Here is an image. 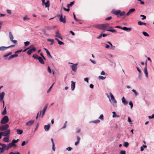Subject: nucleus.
<instances>
[{"mask_svg":"<svg viewBox=\"0 0 154 154\" xmlns=\"http://www.w3.org/2000/svg\"><path fill=\"white\" fill-rule=\"evenodd\" d=\"M100 122V121L99 120H97L95 121H94L92 122L96 123H98Z\"/></svg>","mask_w":154,"mask_h":154,"instance_id":"nucleus-51","label":"nucleus"},{"mask_svg":"<svg viewBox=\"0 0 154 154\" xmlns=\"http://www.w3.org/2000/svg\"><path fill=\"white\" fill-rule=\"evenodd\" d=\"M71 67L72 69V70L75 72L77 70V67L75 66L74 65H72L71 66Z\"/></svg>","mask_w":154,"mask_h":154,"instance_id":"nucleus-24","label":"nucleus"},{"mask_svg":"<svg viewBox=\"0 0 154 154\" xmlns=\"http://www.w3.org/2000/svg\"><path fill=\"white\" fill-rule=\"evenodd\" d=\"M106 30L107 31L111 32L112 33H114L116 32V30L113 29H107V30Z\"/></svg>","mask_w":154,"mask_h":154,"instance_id":"nucleus-34","label":"nucleus"},{"mask_svg":"<svg viewBox=\"0 0 154 154\" xmlns=\"http://www.w3.org/2000/svg\"><path fill=\"white\" fill-rule=\"evenodd\" d=\"M138 25L140 26H141L143 25L146 26V23L142 22L140 21L138 22Z\"/></svg>","mask_w":154,"mask_h":154,"instance_id":"nucleus-28","label":"nucleus"},{"mask_svg":"<svg viewBox=\"0 0 154 154\" xmlns=\"http://www.w3.org/2000/svg\"><path fill=\"white\" fill-rule=\"evenodd\" d=\"M135 11V10L134 8H131L130 9L126 14V15L127 16H129L130 14L134 12Z\"/></svg>","mask_w":154,"mask_h":154,"instance_id":"nucleus-13","label":"nucleus"},{"mask_svg":"<svg viewBox=\"0 0 154 154\" xmlns=\"http://www.w3.org/2000/svg\"><path fill=\"white\" fill-rule=\"evenodd\" d=\"M84 80L85 81L87 82L88 83V78H85L84 79Z\"/></svg>","mask_w":154,"mask_h":154,"instance_id":"nucleus-64","label":"nucleus"},{"mask_svg":"<svg viewBox=\"0 0 154 154\" xmlns=\"http://www.w3.org/2000/svg\"><path fill=\"white\" fill-rule=\"evenodd\" d=\"M129 104L131 106V108L132 109L133 106V104L131 101L129 102Z\"/></svg>","mask_w":154,"mask_h":154,"instance_id":"nucleus-45","label":"nucleus"},{"mask_svg":"<svg viewBox=\"0 0 154 154\" xmlns=\"http://www.w3.org/2000/svg\"><path fill=\"white\" fill-rule=\"evenodd\" d=\"M132 91L134 93V94L136 96L138 94L137 92V91H136L135 90L133 89L132 90Z\"/></svg>","mask_w":154,"mask_h":154,"instance_id":"nucleus-44","label":"nucleus"},{"mask_svg":"<svg viewBox=\"0 0 154 154\" xmlns=\"http://www.w3.org/2000/svg\"><path fill=\"white\" fill-rule=\"evenodd\" d=\"M4 150L3 148L0 147V154L3 152H4Z\"/></svg>","mask_w":154,"mask_h":154,"instance_id":"nucleus-55","label":"nucleus"},{"mask_svg":"<svg viewBox=\"0 0 154 154\" xmlns=\"http://www.w3.org/2000/svg\"><path fill=\"white\" fill-rule=\"evenodd\" d=\"M140 17H142L143 18H142V20H143L146 18V17L145 16L142 14L140 15Z\"/></svg>","mask_w":154,"mask_h":154,"instance_id":"nucleus-48","label":"nucleus"},{"mask_svg":"<svg viewBox=\"0 0 154 154\" xmlns=\"http://www.w3.org/2000/svg\"><path fill=\"white\" fill-rule=\"evenodd\" d=\"M9 154H20V153L18 152H11Z\"/></svg>","mask_w":154,"mask_h":154,"instance_id":"nucleus-42","label":"nucleus"},{"mask_svg":"<svg viewBox=\"0 0 154 154\" xmlns=\"http://www.w3.org/2000/svg\"><path fill=\"white\" fill-rule=\"evenodd\" d=\"M48 71L49 73H51L52 72L51 69L49 66L48 67Z\"/></svg>","mask_w":154,"mask_h":154,"instance_id":"nucleus-49","label":"nucleus"},{"mask_svg":"<svg viewBox=\"0 0 154 154\" xmlns=\"http://www.w3.org/2000/svg\"><path fill=\"white\" fill-rule=\"evenodd\" d=\"M18 140H19V139H17V140H15V139H13L12 140V142L11 143H12L13 144H14V145H15V143H17V142H18Z\"/></svg>","mask_w":154,"mask_h":154,"instance_id":"nucleus-29","label":"nucleus"},{"mask_svg":"<svg viewBox=\"0 0 154 154\" xmlns=\"http://www.w3.org/2000/svg\"><path fill=\"white\" fill-rule=\"evenodd\" d=\"M38 60H39V62L42 64H44V62L43 60V58L41 57H38Z\"/></svg>","mask_w":154,"mask_h":154,"instance_id":"nucleus-19","label":"nucleus"},{"mask_svg":"<svg viewBox=\"0 0 154 154\" xmlns=\"http://www.w3.org/2000/svg\"><path fill=\"white\" fill-rule=\"evenodd\" d=\"M50 127L49 124H48L47 125H45L44 126V128L46 131H47L49 130Z\"/></svg>","mask_w":154,"mask_h":154,"instance_id":"nucleus-22","label":"nucleus"},{"mask_svg":"<svg viewBox=\"0 0 154 154\" xmlns=\"http://www.w3.org/2000/svg\"><path fill=\"white\" fill-rule=\"evenodd\" d=\"M14 146V144H13L11 142L8 144V145L7 147L6 148V150H8L9 149L11 148V147Z\"/></svg>","mask_w":154,"mask_h":154,"instance_id":"nucleus-17","label":"nucleus"},{"mask_svg":"<svg viewBox=\"0 0 154 154\" xmlns=\"http://www.w3.org/2000/svg\"><path fill=\"white\" fill-rule=\"evenodd\" d=\"M122 103L124 105H126L128 103V101L127 100H125V98L124 97H122Z\"/></svg>","mask_w":154,"mask_h":154,"instance_id":"nucleus-20","label":"nucleus"},{"mask_svg":"<svg viewBox=\"0 0 154 154\" xmlns=\"http://www.w3.org/2000/svg\"><path fill=\"white\" fill-rule=\"evenodd\" d=\"M35 48L34 47H33L31 49L28 50L27 51V54L28 55H30L33 52L35 51Z\"/></svg>","mask_w":154,"mask_h":154,"instance_id":"nucleus-11","label":"nucleus"},{"mask_svg":"<svg viewBox=\"0 0 154 154\" xmlns=\"http://www.w3.org/2000/svg\"><path fill=\"white\" fill-rule=\"evenodd\" d=\"M54 83H53V84L51 85V86L50 87V88H49V89L47 91V93H49V92L50 91V90H51V88H52V87H53V85H54Z\"/></svg>","mask_w":154,"mask_h":154,"instance_id":"nucleus-47","label":"nucleus"},{"mask_svg":"<svg viewBox=\"0 0 154 154\" xmlns=\"http://www.w3.org/2000/svg\"><path fill=\"white\" fill-rule=\"evenodd\" d=\"M112 113L113 114L112 115L113 117H114L116 116V114L115 112H113Z\"/></svg>","mask_w":154,"mask_h":154,"instance_id":"nucleus-60","label":"nucleus"},{"mask_svg":"<svg viewBox=\"0 0 154 154\" xmlns=\"http://www.w3.org/2000/svg\"><path fill=\"white\" fill-rule=\"evenodd\" d=\"M48 107V104H47L45 105V106L44 107L43 109V110H42V116H41L42 117H43L44 115L45 114V112L46 110V109H47Z\"/></svg>","mask_w":154,"mask_h":154,"instance_id":"nucleus-8","label":"nucleus"},{"mask_svg":"<svg viewBox=\"0 0 154 154\" xmlns=\"http://www.w3.org/2000/svg\"><path fill=\"white\" fill-rule=\"evenodd\" d=\"M18 56V54H15L13 55H11V57L12 58L16 57Z\"/></svg>","mask_w":154,"mask_h":154,"instance_id":"nucleus-41","label":"nucleus"},{"mask_svg":"<svg viewBox=\"0 0 154 154\" xmlns=\"http://www.w3.org/2000/svg\"><path fill=\"white\" fill-rule=\"evenodd\" d=\"M120 154H126V152L125 150H121L120 152Z\"/></svg>","mask_w":154,"mask_h":154,"instance_id":"nucleus-50","label":"nucleus"},{"mask_svg":"<svg viewBox=\"0 0 154 154\" xmlns=\"http://www.w3.org/2000/svg\"><path fill=\"white\" fill-rule=\"evenodd\" d=\"M42 5H45V7L46 8H48V9H49V8L50 6V1L49 0H48L46 1V2H44V3H42Z\"/></svg>","mask_w":154,"mask_h":154,"instance_id":"nucleus-10","label":"nucleus"},{"mask_svg":"<svg viewBox=\"0 0 154 154\" xmlns=\"http://www.w3.org/2000/svg\"><path fill=\"white\" fill-rule=\"evenodd\" d=\"M2 134V136H5L8 135L10 133V129H7L6 131L4 132H1Z\"/></svg>","mask_w":154,"mask_h":154,"instance_id":"nucleus-6","label":"nucleus"},{"mask_svg":"<svg viewBox=\"0 0 154 154\" xmlns=\"http://www.w3.org/2000/svg\"><path fill=\"white\" fill-rule=\"evenodd\" d=\"M9 36L10 40L14 43H16L17 42V41L16 40H14V37L13 35L11 32H9Z\"/></svg>","mask_w":154,"mask_h":154,"instance_id":"nucleus-4","label":"nucleus"},{"mask_svg":"<svg viewBox=\"0 0 154 154\" xmlns=\"http://www.w3.org/2000/svg\"><path fill=\"white\" fill-rule=\"evenodd\" d=\"M72 149V148L70 147H69L67 148L66 149L68 151H71Z\"/></svg>","mask_w":154,"mask_h":154,"instance_id":"nucleus-59","label":"nucleus"},{"mask_svg":"<svg viewBox=\"0 0 154 154\" xmlns=\"http://www.w3.org/2000/svg\"><path fill=\"white\" fill-rule=\"evenodd\" d=\"M57 16L59 17V20L60 22L64 23H66V20L64 17L63 18L62 16L60 15V14H58Z\"/></svg>","mask_w":154,"mask_h":154,"instance_id":"nucleus-7","label":"nucleus"},{"mask_svg":"<svg viewBox=\"0 0 154 154\" xmlns=\"http://www.w3.org/2000/svg\"><path fill=\"white\" fill-rule=\"evenodd\" d=\"M74 2H71L69 4H68V5H70V6H71L74 4Z\"/></svg>","mask_w":154,"mask_h":154,"instance_id":"nucleus-57","label":"nucleus"},{"mask_svg":"<svg viewBox=\"0 0 154 154\" xmlns=\"http://www.w3.org/2000/svg\"><path fill=\"white\" fill-rule=\"evenodd\" d=\"M109 23H106L101 24H95L94 25V27L101 30H106L107 28H109Z\"/></svg>","mask_w":154,"mask_h":154,"instance_id":"nucleus-1","label":"nucleus"},{"mask_svg":"<svg viewBox=\"0 0 154 154\" xmlns=\"http://www.w3.org/2000/svg\"><path fill=\"white\" fill-rule=\"evenodd\" d=\"M98 78H99V79H100L103 80V79H105L106 77L105 76V77H104L102 76H99L98 77Z\"/></svg>","mask_w":154,"mask_h":154,"instance_id":"nucleus-39","label":"nucleus"},{"mask_svg":"<svg viewBox=\"0 0 154 154\" xmlns=\"http://www.w3.org/2000/svg\"><path fill=\"white\" fill-rule=\"evenodd\" d=\"M121 29L124 30L127 32H129L131 30V28L130 27L127 28L126 27H122V28H121Z\"/></svg>","mask_w":154,"mask_h":154,"instance_id":"nucleus-16","label":"nucleus"},{"mask_svg":"<svg viewBox=\"0 0 154 154\" xmlns=\"http://www.w3.org/2000/svg\"><path fill=\"white\" fill-rule=\"evenodd\" d=\"M47 40L48 42H51L50 44L51 45H52L54 43V40L53 39H51L49 38L47 39Z\"/></svg>","mask_w":154,"mask_h":154,"instance_id":"nucleus-30","label":"nucleus"},{"mask_svg":"<svg viewBox=\"0 0 154 154\" xmlns=\"http://www.w3.org/2000/svg\"><path fill=\"white\" fill-rule=\"evenodd\" d=\"M44 49L48 57L49 58H52V57L51 55L50 54L49 51H48V50L47 49L45 48Z\"/></svg>","mask_w":154,"mask_h":154,"instance_id":"nucleus-12","label":"nucleus"},{"mask_svg":"<svg viewBox=\"0 0 154 154\" xmlns=\"http://www.w3.org/2000/svg\"><path fill=\"white\" fill-rule=\"evenodd\" d=\"M128 121L129 123L130 124H132V123L131 122V121L130 117H128Z\"/></svg>","mask_w":154,"mask_h":154,"instance_id":"nucleus-52","label":"nucleus"},{"mask_svg":"<svg viewBox=\"0 0 154 154\" xmlns=\"http://www.w3.org/2000/svg\"><path fill=\"white\" fill-rule=\"evenodd\" d=\"M142 34L145 36L149 37V35L146 32H144V31L143 32Z\"/></svg>","mask_w":154,"mask_h":154,"instance_id":"nucleus-33","label":"nucleus"},{"mask_svg":"<svg viewBox=\"0 0 154 154\" xmlns=\"http://www.w3.org/2000/svg\"><path fill=\"white\" fill-rule=\"evenodd\" d=\"M16 131L17 134H18L20 135L23 133V131L21 129H17L16 130Z\"/></svg>","mask_w":154,"mask_h":154,"instance_id":"nucleus-25","label":"nucleus"},{"mask_svg":"<svg viewBox=\"0 0 154 154\" xmlns=\"http://www.w3.org/2000/svg\"><path fill=\"white\" fill-rule=\"evenodd\" d=\"M6 106H5L4 108L3 111L2 113V114L3 115H5L7 113L6 110Z\"/></svg>","mask_w":154,"mask_h":154,"instance_id":"nucleus-32","label":"nucleus"},{"mask_svg":"<svg viewBox=\"0 0 154 154\" xmlns=\"http://www.w3.org/2000/svg\"><path fill=\"white\" fill-rule=\"evenodd\" d=\"M12 53L11 52H9V53H8V54H5L4 55V57H8V56L9 55H10Z\"/></svg>","mask_w":154,"mask_h":154,"instance_id":"nucleus-53","label":"nucleus"},{"mask_svg":"<svg viewBox=\"0 0 154 154\" xmlns=\"http://www.w3.org/2000/svg\"><path fill=\"white\" fill-rule=\"evenodd\" d=\"M109 94L111 97L110 100H111L112 101V102L111 101V102H110L112 103L113 106L114 107H116L117 106V101L115 100L113 95L110 92L109 93Z\"/></svg>","mask_w":154,"mask_h":154,"instance_id":"nucleus-2","label":"nucleus"},{"mask_svg":"<svg viewBox=\"0 0 154 154\" xmlns=\"http://www.w3.org/2000/svg\"><path fill=\"white\" fill-rule=\"evenodd\" d=\"M5 95V93L4 92H2L1 93H0V100L1 101L3 99Z\"/></svg>","mask_w":154,"mask_h":154,"instance_id":"nucleus-21","label":"nucleus"},{"mask_svg":"<svg viewBox=\"0 0 154 154\" xmlns=\"http://www.w3.org/2000/svg\"><path fill=\"white\" fill-rule=\"evenodd\" d=\"M120 12V10H118L117 11H115L114 10H112V13L116 15H118L119 14Z\"/></svg>","mask_w":154,"mask_h":154,"instance_id":"nucleus-15","label":"nucleus"},{"mask_svg":"<svg viewBox=\"0 0 154 154\" xmlns=\"http://www.w3.org/2000/svg\"><path fill=\"white\" fill-rule=\"evenodd\" d=\"M9 126L8 124H5L0 127V129L2 131L6 130L9 128Z\"/></svg>","mask_w":154,"mask_h":154,"instance_id":"nucleus-5","label":"nucleus"},{"mask_svg":"<svg viewBox=\"0 0 154 154\" xmlns=\"http://www.w3.org/2000/svg\"><path fill=\"white\" fill-rule=\"evenodd\" d=\"M103 117H103V115L101 114L100 116L99 117V118L101 120H103Z\"/></svg>","mask_w":154,"mask_h":154,"instance_id":"nucleus-54","label":"nucleus"},{"mask_svg":"<svg viewBox=\"0 0 154 154\" xmlns=\"http://www.w3.org/2000/svg\"><path fill=\"white\" fill-rule=\"evenodd\" d=\"M148 117L149 119L154 118V114L152 115L151 116H149Z\"/></svg>","mask_w":154,"mask_h":154,"instance_id":"nucleus-62","label":"nucleus"},{"mask_svg":"<svg viewBox=\"0 0 154 154\" xmlns=\"http://www.w3.org/2000/svg\"><path fill=\"white\" fill-rule=\"evenodd\" d=\"M9 121V118L7 116H5L2 119L1 123L2 124L7 123Z\"/></svg>","mask_w":154,"mask_h":154,"instance_id":"nucleus-3","label":"nucleus"},{"mask_svg":"<svg viewBox=\"0 0 154 154\" xmlns=\"http://www.w3.org/2000/svg\"><path fill=\"white\" fill-rule=\"evenodd\" d=\"M67 123V122L66 121L63 126L61 128V129L64 128L66 127V125Z\"/></svg>","mask_w":154,"mask_h":154,"instance_id":"nucleus-56","label":"nucleus"},{"mask_svg":"<svg viewBox=\"0 0 154 154\" xmlns=\"http://www.w3.org/2000/svg\"><path fill=\"white\" fill-rule=\"evenodd\" d=\"M75 87V83L73 81H71V88L72 91L74 90Z\"/></svg>","mask_w":154,"mask_h":154,"instance_id":"nucleus-18","label":"nucleus"},{"mask_svg":"<svg viewBox=\"0 0 154 154\" xmlns=\"http://www.w3.org/2000/svg\"><path fill=\"white\" fill-rule=\"evenodd\" d=\"M6 12L8 14H11V11L10 10H7Z\"/></svg>","mask_w":154,"mask_h":154,"instance_id":"nucleus-58","label":"nucleus"},{"mask_svg":"<svg viewBox=\"0 0 154 154\" xmlns=\"http://www.w3.org/2000/svg\"><path fill=\"white\" fill-rule=\"evenodd\" d=\"M30 43V42H24V45L25 46H27Z\"/></svg>","mask_w":154,"mask_h":154,"instance_id":"nucleus-46","label":"nucleus"},{"mask_svg":"<svg viewBox=\"0 0 154 154\" xmlns=\"http://www.w3.org/2000/svg\"><path fill=\"white\" fill-rule=\"evenodd\" d=\"M147 147V146L146 145H143V146H142L140 147V151H143L144 150V148H146Z\"/></svg>","mask_w":154,"mask_h":154,"instance_id":"nucleus-35","label":"nucleus"},{"mask_svg":"<svg viewBox=\"0 0 154 154\" xmlns=\"http://www.w3.org/2000/svg\"><path fill=\"white\" fill-rule=\"evenodd\" d=\"M32 57L36 59H38V55L36 54H33Z\"/></svg>","mask_w":154,"mask_h":154,"instance_id":"nucleus-40","label":"nucleus"},{"mask_svg":"<svg viewBox=\"0 0 154 154\" xmlns=\"http://www.w3.org/2000/svg\"><path fill=\"white\" fill-rule=\"evenodd\" d=\"M144 73L146 77H148V73L147 72V68L146 66H145L144 69Z\"/></svg>","mask_w":154,"mask_h":154,"instance_id":"nucleus-23","label":"nucleus"},{"mask_svg":"<svg viewBox=\"0 0 154 154\" xmlns=\"http://www.w3.org/2000/svg\"><path fill=\"white\" fill-rule=\"evenodd\" d=\"M7 49V47L4 46H2L0 47V51H4Z\"/></svg>","mask_w":154,"mask_h":154,"instance_id":"nucleus-31","label":"nucleus"},{"mask_svg":"<svg viewBox=\"0 0 154 154\" xmlns=\"http://www.w3.org/2000/svg\"><path fill=\"white\" fill-rule=\"evenodd\" d=\"M34 120H30L26 123V125L28 126H30L34 123Z\"/></svg>","mask_w":154,"mask_h":154,"instance_id":"nucleus-9","label":"nucleus"},{"mask_svg":"<svg viewBox=\"0 0 154 154\" xmlns=\"http://www.w3.org/2000/svg\"><path fill=\"white\" fill-rule=\"evenodd\" d=\"M125 12L124 11H122L121 12L120 11V12L119 13V15L121 16H124L125 14Z\"/></svg>","mask_w":154,"mask_h":154,"instance_id":"nucleus-38","label":"nucleus"},{"mask_svg":"<svg viewBox=\"0 0 154 154\" xmlns=\"http://www.w3.org/2000/svg\"><path fill=\"white\" fill-rule=\"evenodd\" d=\"M59 44L60 45H63L64 43L60 41V40L58 42Z\"/></svg>","mask_w":154,"mask_h":154,"instance_id":"nucleus-63","label":"nucleus"},{"mask_svg":"<svg viewBox=\"0 0 154 154\" xmlns=\"http://www.w3.org/2000/svg\"><path fill=\"white\" fill-rule=\"evenodd\" d=\"M111 47V49L112 50H114L115 48V47L112 45V43L110 45Z\"/></svg>","mask_w":154,"mask_h":154,"instance_id":"nucleus-61","label":"nucleus"},{"mask_svg":"<svg viewBox=\"0 0 154 154\" xmlns=\"http://www.w3.org/2000/svg\"><path fill=\"white\" fill-rule=\"evenodd\" d=\"M41 113H42V111H39L38 112V113H37V115L36 117V119H38V116L39 114V116H40V115L41 114Z\"/></svg>","mask_w":154,"mask_h":154,"instance_id":"nucleus-43","label":"nucleus"},{"mask_svg":"<svg viewBox=\"0 0 154 154\" xmlns=\"http://www.w3.org/2000/svg\"><path fill=\"white\" fill-rule=\"evenodd\" d=\"M9 137H5L3 139V140L6 142H9Z\"/></svg>","mask_w":154,"mask_h":154,"instance_id":"nucleus-27","label":"nucleus"},{"mask_svg":"<svg viewBox=\"0 0 154 154\" xmlns=\"http://www.w3.org/2000/svg\"><path fill=\"white\" fill-rule=\"evenodd\" d=\"M0 146L2 147V148H3V150H6V148L7 146L5 144L0 143Z\"/></svg>","mask_w":154,"mask_h":154,"instance_id":"nucleus-26","label":"nucleus"},{"mask_svg":"<svg viewBox=\"0 0 154 154\" xmlns=\"http://www.w3.org/2000/svg\"><path fill=\"white\" fill-rule=\"evenodd\" d=\"M55 37H58L61 39H62V37L61 36V35L60 33L58 30H57L56 32V35Z\"/></svg>","mask_w":154,"mask_h":154,"instance_id":"nucleus-14","label":"nucleus"},{"mask_svg":"<svg viewBox=\"0 0 154 154\" xmlns=\"http://www.w3.org/2000/svg\"><path fill=\"white\" fill-rule=\"evenodd\" d=\"M129 145V143L127 142H125L124 143V146L125 147H127Z\"/></svg>","mask_w":154,"mask_h":154,"instance_id":"nucleus-37","label":"nucleus"},{"mask_svg":"<svg viewBox=\"0 0 154 154\" xmlns=\"http://www.w3.org/2000/svg\"><path fill=\"white\" fill-rule=\"evenodd\" d=\"M30 20V18L26 16L23 17V20L24 21L27 20Z\"/></svg>","mask_w":154,"mask_h":154,"instance_id":"nucleus-36","label":"nucleus"}]
</instances>
